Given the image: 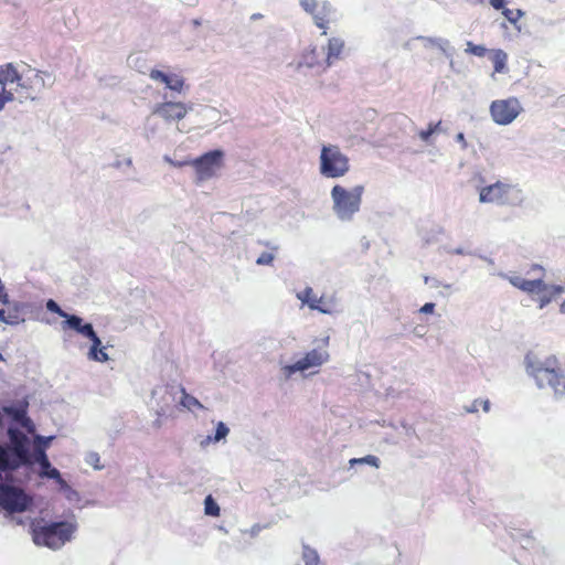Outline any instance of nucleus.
I'll return each mask as SVG.
<instances>
[{"label": "nucleus", "instance_id": "nucleus-1", "mask_svg": "<svg viewBox=\"0 0 565 565\" xmlns=\"http://www.w3.org/2000/svg\"><path fill=\"white\" fill-rule=\"evenodd\" d=\"M525 363L527 373L540 388H550L556 396L565 395V371L555 355L540 360L527 354Z\"/></svg>", "mask_w": 565, "mask_h": 565}, {"label": "nucleus", "instance_id": "nucleus-2", "mask_svg": "<svg viewBox=\"0 0 565 565\" xmlns=\"http://www.w3.org/2000/svg\"><path fill=\"white\" fill-rule=\"evenodd\" d=\"M19 467L17 460L10 459L8 448L0 445V481L2 472L15 470ZM31 504V498L20 488L0 482V505L9 513L24 512Z\"/></svg>", "mask_w": 565, "mask_h": 565}, {"label": "nucleus", "instance_id": "nucleus-3", "mask_svg": "<svg viewBox=\"0 0 565 565\" xmlns=\"http://www.w3.org/2000/svg\"><path fill=\"white\" fill-rule=\"evenodd\" d=\"M76 529V523L68 521L39 525L32 530L33 542L36 545L60 548L72 539Z\"/></svg>", "mask_w": 565, "mask_h": 565}, {"label": "nucleus", "instance_id": "nucleus-4", "mask_svg": "<svg viewBox=\"0 0 565 565\" xmlns=\"http://www.w3.org/2000/svg\"><path fill=\"white\" fill-rule=\"evenodd\" d=\"M364 191L365 188L362 184H358L352 189H345L340 184H335L331 189L335 215L342 221L352 220L353 215L360 211Z\"/></svg>", "mask_w": 565, "mask_h": 565}, {"label": "nucleus", "instance_id": "nucleus-5", "mask_svg": "<svg viewBox=\"0 0 565 565\" xmlns=\"http://www.w3.org/2000/svg\"><path fill=\"white\" fill-rule=\"evenodd\" d=\"M319 169L326 178H341L350 171V159L341 151L339 146H322Z\"/></svg>", "mask_w": 565, "mask_h": 565}, {"label": "nucleus", "instance_id": "nucleus-6", "mask_svg": "<svg viewBox=\"0 0 565 565\" xmlns=\"http://www.w3.org/2000/svg\"><path fill=\"white\" fill-rule=\"evenodd\" d=\"M479 201L498 205H516L522 202V192L516 185L497 181L480 189Z\"/></svg>", "mask_w": 565, "mask_h": 565}, {"label": "nucleus", "instance_id": "nucleus-7", "mask_svg": "<svg viewBox=\"0 0 565 565\" xmlns=\"http://www.w3.org/2000/svg\"><path fill=\"white\" fill-rule=\"evenodd\" d=\"M532 271L536 273V277L533 279H525L521 276H511L509 277V281L516 288L526 291V292H536L539 295L537 301L540 303V308H543L547 305L552 297L558 295L562 291L561 287H553V290L550 292V296L546 295L547 286L543 281L544 268L540 265H533Z\"/></svg>", "mask_w": 565, "mask_h": 565}, {"label": "nucleus", "instance_id": "nucleus-8", "mask_svg": "<svg viewBox=\"0 0 565 565\" xmlns=\"http://www.w3.org/2000/svg\"><path fill=\"white\" fill-rule=\"evenodd\" d=\"M224 164V152L220 149L203 153L199 158L191 160L198 182H203L214 178L217 171Z\"/></svg>", "mask_w": 565, "mask_h": 565}, {"label": "nucleus", "instance_id": "nucleus-9", "mask_svg": "<svg viewBox=\"0 0 565 565\" xmlns=\"http://www.w3.org/2000/svg\"><path fill=\"white\" fill-rule=\"evenodd\" d=\"M489 110L495 124L507 126L521 114L523 108L516 97H509L507 99L493 100L490 104Z\"/></svg>", "mask_w": 565, "mask_h": 565}, {"label": "nucleus", "instance_id": "nucleus-10", "mask_svg": "<svg viewBox=\"0 0 565 565\" xmlns=\"http://www.w3.org/2000/svg\"><path fill=\"white\" fill-rule=\"evenodd\" d=\"M328 360L329 353L326 349H313L307 352L306 355L296 363L286 365L284 370L287 375H291L296 372H303L311 367L321 366Z\"/></svg>", "mask_w": 565, "mask_h": 565}, {"label": "nucleus", "instance_id": "nucleus-11", "mask_svg": "<svg viewBox=\"0 0 565 565\" xmlns=\"http://www.w3.org/2000/svg\"><path fill=\"white\" fill-rule=\"evenodd\" d=\"M190 109V106L181 102H164L156 106L153 114L160 116L167 122H171L183 119Z\"/></svg>", "mask_w": 565, "mask_h": 565}, {"label": "nucleus", "instance_id": "nucleus-12", "mask_svg": "<svg viewBox=\"0 0 565 565\" xmlns=\"http://www.w3.org/2000/svg\"><path fill=\"white\" fill-rule=\"evenodd\" d=\"M34 457L36 462L41 466V476L54 479L63 489L67 488V482L62 478L60 471L51 466V462L44 451L43 447H35Z\"/></svg>", "mask_w": 565, "mask_h": 565}, {"label": "nucleus", "instance_id": "nucleus-13", "mask_svg": "<svg viewBox=\"0 0 565 565\" xmlns=\"http://www.w3.org/2000/svg\"><path fill=\"white\" fill-rule=\"evenodd\" d=\"M151 79L163 83L169 89L181 93L184 87V79L178 74H167L159 70H151L149 73Z\"/></svg>", "mask_w": 565, "mask_h": 565}, {"label": "nucleus", "instance_id": "nucleus-14", "mask_svg": "<svg viewBox=\"0 0 565 565\" xmlns=\"http://www.w3.org/2000/svg\"><path fill=\"white\" fill-rule=\"evenodd\" d=\"M10 439L13 444V451L15 456L19 459V463H26L29 462V451H28V438L24 434L18 431V430H9Z\"/></svg>", "mask_w": 565, "mask_h": 565}, {"label": "nucleus", "instance_id": "nucleus-15", "mask_svg": "<svg viewBox=\"0 0 565 565\" xmlns=\"http://www.w3.org/2000/svg\"><path fill=\"white\" fill-rule=\"evenodd\" d=\"M297 298L312 310H318L322 313H332L329 303L319 305L318 297L311 287H306L302 291L298 292Z\"/></svg>", "mask_w": 565, "mask_h": 565}, {"label": "nucleus", "instance_id": "nucleus-16", "mask_svg": "<svg viewBox=\"0 0 565 565\" xmlns=\"http://www.w3.org/2000/svg\"><path fill=\"white\" fill-rule=\"evenodd\" d=\"M332 7L329 2H322L320 8L311 15L315 24L322 30V34H327L328 24L332 20Z\"/></svg>", "mask_w": 565, "mask_h": 565}, {"label": "nucleus", "instance_id": "nucleus-17", "mask_svg": "<svg viewBox=\"0 0 565 565\" xmlns=\"http://www.w3.org/2000/svg\"><path fill=\"white\" fill-rule=\"evenodd\" d=\"M344 49V41L340 38H331L328 42V52L324 60V68L333 64L334 61L341 57Z\"/></svg>", "mask_w": 565, "mask_h": 565}, {"label": "nucleus", "instance_id": "nucleus-18", "mask_svg": "<svg viewBox=\"0 0 565 565\" xmlns=\"http://www.w3.org/2000/svg\"><path fill=\"white\" fill-rule=\"evenodd\" d=\"M21 79L20 74L13 64L8 63L6 65L0 66V84L2 88H6V85L19 82Z\"/></svg>", "mask_w": 565, "mask_h": 565}, {"label": "nucleus", "instance_id": "nucleus-19", "mask_svg": "<svg viewBox=\"0 0 565 565\" xmlns=\"http://www.w3.org/2000/svg\"><path fill=\"white\" fill-rule=\"evenodd\" d=\"M322 64H323L322 60L320 58V54L316 46L307 50L302 54L301 61L299 62V66H307V67L321 66Z\"/></svg>", "mask_w": 565, "mask_h": 565}, {"label": "nucleus", "instance_id": "nucleus-20", "mask_svg": "<svg viewBox=\"0 0 565 565\" xmlns=\"http://www.w3.org/2000/svg\"><path fill=\"white\" fill-rule=\"evenodd\" d=\"M490 53L494 73H503L507 67L508 54L501 49L491 50Z\"/></svg>", "mask_w": 565, "mask_h": 565}, {"label": "nucleus", "instance_id": "nucleus-21", "mask_svg": "<svg viewBox=\"0 0 565 565\" xmlns=\"http://www.w3.org/2000/svg\"><path fill=\"white\" fill-rule=\"evenodd\" d=\"M79 334L92 340V344H94V349H98L102 345L100 339L97 337L96 332L93 329L90 323H84L81 329L77 331Z\"/></svg>", "mask_w": 565, "mask_h": 565}, {"label": "nucleus", "instance_id": "nucleus-22", "mask_svg": "<svg viewBox=\"0 0 565 565\" xmlns=\"http://www.w3.org/2000/svg\"><path fill=\"white\" fill-rule=\"evenodd\" d=\"M181 392H182V397H181L180 404L183 407L188 408L189 411H193L195 408H203V405L199 402L198 398H195L194 396L186 393L184 388H181Z\"/></svg>", "mask_w": 565, "mask_h": 565}, {"label": "nucleus", "instance_id": "nucleus-23", "mask_svg": "<svg viewBox=\"0 0 565 565\" xmlns=\"http://www.w3.org/2000/svg\"><path fill=\"white\" fill-rule=\"evenodd\" d=\"M465 52L470 55L483 57L489 51L483 45L475 44L473 42L468 41Z\"/></svg>", "mask_w": 565, "mask_h": 565}, {"label": "nucleus", "instance_id": "nucleus-24", "mask_svg": "<svg viewBox=\"0 0 565 565\" xmlns=\"http://www.w3.org/2000/svg\"><path fill=\"white\" fill-rule=\"evenodd\" d=\"M204 512H205V514L211 515V516L220 515V507L214 501L212 495H207L204 500Z\"/></svg>", "mask_w": 565, "mask_h": 565}, {"label": "nucleus", "instance_id": "nucleus-25", "mask_svg": "<svg viewBox=\"0 0 565 565\" xmlns=\"http://www.w3.org/2000/svg\"><path fill=\"white\" fill-rule=\"evenodd\" d=\"M440 125H441V121H437V122H429L427 129H423L418 132V137L427 142L430 138V136L435 132H437L439 129H440Z\"/></svg>", "mask_w": 565, "mask_h": 565}, {"label": "nucleus", "instance_id": "nucleus-26", "mask_svg": "<svg viewBox=\"0 0 565 565\" xmlns=\"http://www.w3.org/2000/svg\"><path fill=\"white\" fill-rule=\"evenodd\" d=\"M64 318L66 320L63 321V323H62L63 329L71 328V329H74L75 331H78V329H81V327L84 324L83 319L77 316L67 315V317H64Z\"/></svg>", "mask_w": 565, "mask_h": 565}, {"label": "nucleus", "instance_id": "nucleus-27", "mask_svg": "<svg viewBox=\"0 0 565 565\" xmlns=\"http://www.w3.org/2000/svg\"><path fill=\"white\" fill-rule=\"evenodd\" d=\"M88 355L92 360L98 362H106L108 360V355L102 345L98 349H94V344H92Z\"/></svg>", "mask_w": 565, "mask_h": 565}, {"label": "nucleus", "instance_id": "nucleus-28", "mask_svg": "<svg viewBox=\"0 0 565 565\" xmlns=\"http://www.w3.org/2000/svg\"><path fill=\"white\" fill-rule=\"evenodd\" d=\"M502 14L509 20L511 23H516L523 15V12L520 9H508L503 8Z\"/></svg>", "mask_w": 565, "mask_h": 565}, {"label": "nucleus", "instance_id": "nucleus-29", "mask_svg": "<svg viewBox=\"0 0 565 565\" xmlns=\"http://www.w3.org/2000/svg\"><path fill=\"white\" fill-rule=\"evenodd\" d=\"M379 458L372 455L365 456L363 458H353L350 460V465L354 466L355 463H369L373 467H379Z\"/></svg>", "mask_w": 565, "mask_h": 565}, {"label": "nucleus", "instance_id": "nucleus-30", "mask_svg": "<svg viewBox=\"0 0 565 565\" xmlns=\"http://www.w3.org/2000/svg\"><path fill=\"white\" fill-rule=\"evenodd\" d=\"M300 6L307 13L312 15L321 4L317 0H300Z\"/></svg>", "mask_w": 565, "mask_h": 565}, {"label": "nucleus", "instance_id": "nucleus-31", "mask_svg": "<svg viewBox=\"0 0 565 565\" xmlns=\"http://www.w3.org/2000/svg\"><path fill=\"white\" fill-rule=\"evenodd\" d=\"M4 412L17 422H22L25 418V414H26L24 408H14V407H7V408H4Z\"/></svg>", "mask_w": 565, "mask_h": 565}, {"label": "nucleus", "instance_id": "nucleus-32", "mask_svg": "<svg viewBox=\"0 0 565 565\" xmlns=\"http://www.w3.org/2000/svg\"><path fill=\"white\" fill-rule=\"evenodd\" d=\"M14 99V95L11 90H7L2 88L0 93V110H2L8 102H12Z\"/></svg>", "mask_w": 565, "mask_h": 565}, {"label": "nucleus", "instance_id": "nucleus-33", "mask_svg": "<svg viewBox=\"0 0 565 565\" xmlns=\"http://www.w3.org/2000/svg\"><path fill=\"white\" fill-rule=\"evenodd\" d=\"M46 308L49 311L57 313L60 317H67V313L62 310V308L54 300L50 299L46 302Z\"/></svg>", "mask_w": 565, "mask_h": 565}, {"label": "nucleus", "instance_id": "nucleus-34", "mask_svg": "<svg viewBox=\"0 0 565 565\" xmlns=\"http://www.w3.org/2000/svg\"><path fill=\"white\" fill-rule=\"evenodd\" d=\"M227 434H228V428L226 427V425L224 423L220 422L216 426L214 440L218 441V440L225 438Z\"/></svg>", "mask_w": 565, "mask_h": 565}, {"label": "nucleus", "instance_id": "nucleus-35", "mask_svg": "<svg viewBox=\"0 0 565 565\" xmlns=\"http://www.w3.org/2000/svg\"><path fill=\"white\" fill-rule=\"evenodd\" d=\"M274 260V255L271 253H263L260 254V256L257 258L256 263L258 265H270Z\"/></svg>", "mask_w": 565, "mask_h": 565}, {"label": "nucleus", "instance_id": "nucleus-36", "mask_svg": "<svg viewBox=\"0 0 565 565\" xmlns=\"http://www.w3.org/2000/svg\"><path fill=\"white\" fill-rule=\"evenodd\" d=\"M53 437L43 438L41 436L36 437V447H43L44 449L49 446L50 441Z\"/></svg>", "mask_w": 565, "mask_h": 565}, {"label": "nucleus", "instance_id": "nucleus-37", "mask_svg": "<svg viewBox=\"0 0 565 565\" xmlns=\"http://www.w3.org/2000/svg\"><path fill=\"white\" fill-rule=\"evenodd\" d=\"M434 310H435V303H433V302H427V303H425V305L419 309V311H420L422 313H433V312H434Z\"/></svg>", "mask_w": 565, "mask_h": 565}, {"label": "nucleus", "instance_id": "nucleus-38", "mask_svg": "<svg viewBox=\"0 0 565 565\" xmlns=\"http://www.w3.org/2000/svg\"><path fill=\"white\" fill-rule=\"evenodd\" d=\"M173 167H177V168H182V167H185V166H191V160H185V161H173V160H168Z\"/></svg>", "mask_w": 565, "mask_h": 565}, {"label": "nucleus", "instance_id": "nucleus-39", "mask_svg": "<svg viewBox=\"0 0 565 565\" xmlns=\"http://www.w3.org/2000/svg\"><path fill=\"white\" fill-rule=\"evenodd\" d=\"M489 1H490V4L497 10L504 8L505 0H489Z\"/></svg>", "mask_w": 565, "mask_h": 565}, {"label": "nucleus", "instance_id": "nucleus-40", "mask_svg": "<svg viewBox=\"0 0 565 565\" xmlns=\"http://www.w3.org/2000/svg\"><path fill=\"white\" fill-rule=\"evenodd\" d=\"M318 301H319V305L329 303V306H331V309L333 310V299L332 298L326 299L323 296H321V297H318Z\"/></svg>", "mask_w": 565, "mask_h": 565}, {"label": "nucleus", "instance_id": "nucleus-41", "mask_svg": "<svg viewBox=\"0 0 565 565\" xmlns=\"http://www.w3.org/2000/svg\"><path fill=\"white\" fill-rule=\"evenodd\" d=\"M456 139L457 141L461 142L463 146L467 145L466 142V139H465V135L462 132H459L457 136H456Z\"/></svg>", "mask_w": 565, "mask_h": 565}, {"label": "nucleus", "instance_id": "nucleus-42", "mask_svg": "<svg viewBox=\"0 0 565 565\" xmlns=\"http://www.w3.org/2000/svg\"><path fill=\"white\" fill-rule=\"evenodd\" d=\"M480 403H481V405H482L483 411H484V412H489V409H490V403H489V401H481Z\"/></svg>", "mask_w": 565, "mask_h": 565}, {"label": "nucleus", "instance_id": "nucleus-43", "mask_svg": "<svg viewBox=\"0 0 565 565\" xmlns=\"http://www.w3.org/2000/svg\"><path fill=\"white\" fill-rule=\"evenodd\" d=\"M564 306H565V302H564Z\"/></svg>", "mask_w": 565, "mask_h": 565}]
</instances>
